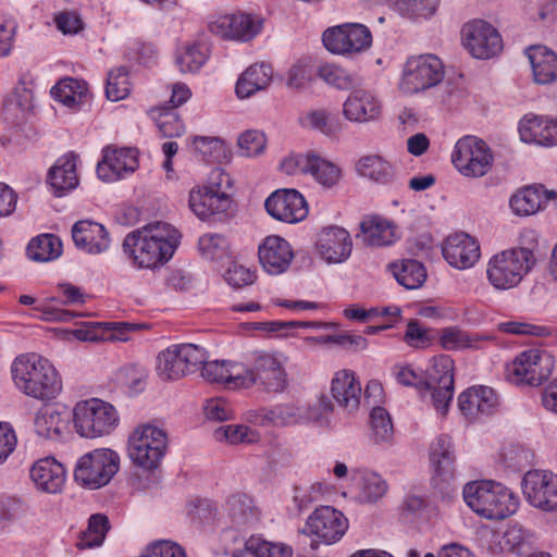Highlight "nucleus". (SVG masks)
<instances>
[{
    "label": "nucleus",
    "mask_w": 557,
    "mask_h": 557,
    "mask_svg": "<svg viewBox=\"0 0 557 557\" xmlns=\"http://www.w3.org/2000/svg\"><path fill=\"white\" fill-rule=\"evenodd\" d=\"M498 406L495 392L487 386H472L458 397V408L468 421L492 414Z\"/></svg>",
    "instance_id": "22"
},
{
    "label": "nucleus",
    "mask_w": 557,
    "mask_h": 557,
    "mask_svg": "<svg viewBox=\"0 0 557 557\" xmlns=\"http://www.w3.org/2000/svg\"><path fill=\"white\" fill-rule=\"evenodd\" d=\"M395 8L409 17L428 18L437 9L438 0H392Z\"/></svg>",
    "instance_id": "55"
},
{
    "label": "nucleus",
    "mask_w": 557,
    "mask_h": 557,
    "mask_svg": "<svg viewBox=\"0 0 557 557\" xmlns=\"http://www.w3.org/2000/svg\"><path fill=\"white\" fill-rule=\"evenodd\" d=\"M11 374L20 392L38 400L54 399L62 391V380L54 366L36 354L17 356Z\"/></svg>",
    "instance_id": "1"
},
{
    "label": "nucleus",
    "mask_w": 557,
    "mask_h": 557,
    "mask_svg": "<svg viewBox=\"0 0 557 557\" xmlns=\"http://www.w3.org/2000/svg\"><path fill=\"white\" fill-rule=\"evenodd\" d=\"M258 256L264 271L276 275L287 270L294 252L290 246H259Z\"/></svg>",
    "instance_id": "40"
},
{
    "label": "nucleus",
    "mask_w": 557,
    "mask_h": 557,
    "mask_svg": "<svg viewBox=\"0 0 557 557\" xmlns=\"http://www.w3.org/2000/svg\"><path fill=\"white\" fill-rule=\"evenodd\" d=\"M150 115L164 137H178L185 131L184 123L173 108L156 107L150 110Z\"/></svg>",
    "instance_id": "46"
},
{
    "label": "nucleus",
    "mask_w": 557,
    "mask_h": 557,
    "mask_svg": "<svg viewBox=\"0 0 557 557\" xmlns=\"http://www.w3.org/2000/svg\"><path fill=\"white\" fill-rule=\"evenodd\" d=\"M430 460L434 468V482L450 483L455 479V456L451 441L447 436H440L431 446Z\"/></svg>",
    "instance_id": "30"
},
{
    "label": "nucleus",
    "mask_w": 557,
    "mask_h": 557,
    "mask_svg": "<svg viewBox=\"0 0 557 557\" xmlns=\"http://www.w3.org/2000/svg\"><path fill=\"white\" fill-rule=\"evenodd\" d=\"M319 76L329 85L338 89H349L354 86V77L336 64H324L319 69Z\"/></svg>",
    "instance_id": "60"
},
{
    "label": "nucleus",
    "mask_w": 557,
    "mask_h": 557,
    "mask_svg": "<svg viewBox=\"0 0 557 557\" xmlns=\"http://www.w3.org/2000/svg\"><path fill=\"white\" fill-rule=\"evenodd\" d=\"M237 144L243 156L256 157L263 152L267 139L262 132L249 129L238 137Z\"/></svg>",
    "instance_id": "63"
},
{
    "label": "nucleus",
    "mask_w": 557,
    "mask_h": 557,
    "mask_svg": "<svg viewBox=\"0 0 557 557\" xmlns=\"http://www.w3.org/2000/svg\"><path fill=\"white\" fill-rule=\"evenodd\" d=\"M557 199V191L546 189L544 185L534 184L519 189L510 198V208L515 214L532 215L546 208L547 203Z\"/></svg>",
    "instance_id": "24"
},
{
    "label": "nucleus",
    "mask_w": 557,
    "mask_h": 557,
    "mask_svg": "<svg viewBox=\"0 0 557 557\" xmlns=\"http://www.w3.org/2000/svg\"><path fill=\"white\" fill-rule=\"evenodd\" d=\"M388 272L406 289H418L426 280L425 267L414 259H403L387 264Z\"/></svg>",
    "instance_id": "36"
},
{
    "label": "nucleus",
    "mask_w": 557,
    "mask_h": 557,
    "mask_svg": "<svg viewBox=\"0 0 557 557\" xmlns=\"http://www.w3.org/2000/svg\"><path fill=\"white\" fill-rule=\"evenodd\" d=\"M176 246H123L124 255L138 269H154L169 261Z\"/></svg>",
    "instance_id": "32"
},
{
    "label": "nucleus",
    "mask_w": 557,
    "mask_h": 557,
    "mask_svg": "<svg viewBox=\"0 0 557 557\" xmlns=\"http://www.w3.org/2000/svg\"><path fill=\"white\" fill-rule=\"evenodd\" d=\"M273 77L270 64L256 63L250 65L237 79L236 95L240 99L249 98L259 90L265 89Z\"/></svg>",
    "instance_id": "35"
},
{
    "label": "nucleus",
    "mask_w": 557,
    "mask_h": 557,
    "mask_svg": "<svg viewBox=\"0 0 557 557\" xmlns=\"http://www.w3.org/2000/svg\"><path fill=\"white\" fill-rule=\"evenodd\" d=\"M535 83L546 85L557 79V54L549 48L537 45L527 50Z\"/></svg>",
    "instance_id": "34"
},
{
    "label": "nucleus",
    "mask_w": 557,
    "mask_h": 557,
    "mask_svg": "<svg viewBox=\"0 0 557 557\" xmlns=\"http://www.w3.org/2000/svg\"><path fill=\"white\" fill-rule=\"evenodd\" d=\"M64 420L62 412L52 406H46L38 410L34 419V429L38 436L54 440L59 438Z\"/></svg>",
    "instance_id": "43"
},
{
    "label": "nucleus",
    "mask_w": 557,
    "mask_h": 557,
    "mask_svg": "<svg viewBox=\"0 0 557 557\" xmlns=\"http://www.w3.org/2000/svg\"><path fill=\"white\" fill-rule=\"evenodd\" d=\"M466 504L486 519L503 520L519 507L518 497L506 486L493 481H475L463 487Z\"/></svg>",
    "instance_id": "2"
},
{
    "label": "nucleus",
    "mask_w": 557,
    "mask_h": 557,
    "mask_svg": "<svg viewBox=\"0 0 557 557\" xmlns=\"http://www.w3.org/2000/svg\"><path fill=\"white\" fill-rule=\"evenodd\" d=\"M263 20L243 12L218 16L209 24L212 34L227 40L249 41L262 29Z\"/></svg>",
    "instance_id": "16"
},
{
    "label": "nucleus",
    "mask_w": 557,
    "mask_h": 557,
    "mask_svg": "<svg viewBox=\"0 0 557 557\" xmlns=\"http://www.w3.org/2000/svg\"><path fill=\"white\" fill-rule=\"evenodd\" d=\"M119 467L117 453L109 448L94 449L78 459L74 479L82 486L97 490L111 481Z\"/></svg>",
    "instance_id": "7"
},
{
    "label": "nucleus",
    "mask_w": 557,
    "mask_h": 557,
    "mask_svg": "<svg viewBox=\"0 0 557 557\" xmlns=\"http://www.w3.org/2000/svg\"><path fill=\"white\" fill-rule=\"evenodd\" d=\"M451 162L463 176L482 177L492 169L493 153L482 139L465 136L456 143Z\"/></svg>",
    "instance_id": "10"
},
{
    "label": "nucleus",
    "mask_w": 557,
    "mask_h": 557,
    "mask_svg": "<svg viewBox=\"0 0 557 557\" xmlns=\"http://www.w3.org/2000/svg\"><path fill=\"white\" fill-rule=\"evenodd\" d=\"M286 358L275 351L258 350L251 354V364L245 366L243 385L245 389L256 386L268 394L283 393L287 385Z\"/></svg>",
    "instance_id": "4"
},
{
    "label": "nucleus",
    "mask_w": 557,
    "mask_h": 557,
    "mask_svg": "<svg viewBox=\"0 0 557 557\" xmlns=\"http://www.w3.org/2000/svg\"><path fill=\"white\" fill-rule=\"evenodd\" d=\"M306 420L305 409L296 404H280L271 409L262 410L259 414L261 424H272L274 426L295 425Z\"/></svg>",
    "instance_id": "37"
},
{
    "label": "nucleus",
    "mask_w": 557,
    "mask_h": 557,
    "mask_svg": "<svg viewBox=\"0 0 557 557\" xmlns=\"http://www.w3.org/2000/svg\"><path fill=\"white\" fill-rule=\"evenodd\" d=\"M146 379V370L138 366L123 367L117 373L119 383L131 393L141 392L145 387Z\"/></svg>",
    "instance_id": "61"
},
{
    "label": "nucleus",
    "mask_w": 557,
    "mask_h": 557,
    "mask_svg": "<svg viewBox=\"0 0 557 557\" xmlns=\"http://www.w3.org/2000/svg\"><path fill=\"white\" fill-rule=\"evenodd\" d=\"M554 363V358L547 351L528 349L507 367V379L516 385L537 386L552 374Z\"/></svg>",
    "instance_id": "8"
},
{
    "label": "nucleus",
    "mask_w": 557,
    "mask_h": 557,
    "mask_svg": "<svg viewBox=\"0 0 557 557\" xmlns=\"http://www.w3.org/2000/svg\"><path fill=\"white\" fill-rule=\"evenodd\" d=\"M264 206L271 216L285 223L304 221L309 213L305 197L296 189H278L272 193Z\"/></svg>",
    "instance_id": "17"
},
{
    "label": "nucleus",
    "mask_w": 557,
    "mask_h": 557,
    "mask_svg": "<svg viewBox=\"0 0 557 557\" xmlns=\"http://www.w3.org/2000/svg\"><path fill=\"white\" fill-rule=\"evenodd\" d=\"M536 262L537 258L529 246H511L488 260L487 281L497 290L512 289L523 281Z\"/></svg>",
    "instance_id": "3"
},
{
    "label": "nucleus",
    "mask_w": 557,
    "mask_h": 557,
    "mask_svg": "<svg viewBox=\"0 0 557 557\" xmlns=\"http://www.w3.org/2000/svg\"><path fill=\"white\" fill-rule=\"evenodd\" d=\"M138 168V152L133 148L107 147L98 163L97 174L104 182H114Z\"/></svg>",
    "instance_id": "18"
},
{
    "label": "nucleus",
    "mask_w": 557,
    "mask_h": 557,
    "mask_svg": "<svg viewBox=\"0 0 557 557\" xmlns=\"http://www.w3.org/2000/svg\"><path fill=\"white\" fill-rule=\"evenodd\" d=\"M522 141L543 147L557 146V117L527 113L519 122Z\"/></svg>",
    "instance_id": "20"
},
{
    "label": "nucleus",
    "mask_w": 557,
    "mask_h": 557,
    "mask_svg": "<svg viewBox=\"0 0 557 557\" xmlns=\"http://www.w3.org/2000/svg\"><path fill=\"white\" fill-rule=\"evenodd\" d=\"M169 446L166 432L152 424L137 426L128 437V456L134 465L147 471L156 470Z\"/></svg>",
    "instance_id": "6"
},
{
    "label": "nucleus",
    "mask_w": 557,
    "mask_h": 557,
    "mask_svg": "<svg viewBox=\"0 0 557 557\" xmlns=\"http://www.w3.org/2000/svg\"><path fill=\"white\" fill-rule=\"evenodd\" d=\"M202 258L225 265H231L224 273V278L234 288H243L252 285L257 280L256 271L250 270L235 261H231L228 246H199Z\"/></svg>",
    "instance_id": "21"
},
{
    "label": "nucleus",
    "mask_w": 557,
    "mask_h": 557,
    "mask_svg": "<svg viewBox=\"0 0 557 557\" xmlns=\"http://www.w3.org/2000/svg\"><path fill=\"white\" fill-rule=\"evenodd\" d=\"M324 47L335 54H352L367 50L372 44L370 29L357 23L329 27L322 35Z\"/></svg>",
    "instance_id": "11"
},
{
    "label": "nucleus",
    "mask_w": 557,
    "mask_h": 557,
    "mask_svg": "<svg viewBox=\"0 0 557 557\" xmlns=\"http://www.w3.org/2000/svg\"><path fill=\"white\" fill-rule=\"evenodd\" d=\"M299 122L301 126L319 131L325 135H332L336 132L330 113L324 109L311 110L304 113L299 117Z\"/></svg>",
    "instance_id": "57"
},
{
    "label": "nucleus",
    "mask_w": 557,
    "mask_h": 557,
    "mask_svg": "<svg viewBox=\"0 0 557 557\" xmlns=\"http://www.w3.org/2000/svg\"><path fill=\"white\" fill-rule=\"evenodd\" d=\"M131 84L128 73L124 67L112 70L107 79L106 95L111 101H119L129 95Z\"/></svg>",
    "instance_id": "53"
},
{
    "label": "nucleus",
    "mask_w": 557,
    "mask_h": 557,
    "mask_svg": "<svg viewBox=\"0 0 557 557\" xmlns=\"http://www.w3.org/2000/svg\"><path fill=\"white\" fill-rule=\"evenodd\" d=\"M73 422L82 437L97 438L112 433L119 425L120 416L110 403L89 398L76 403Z\"/></svg>",
    "instance_id": "5"
},
{
    "label": "nucleus",
    "mask_w": 557,
    "mask_h": 557,
    "mask_svg": "<svg viewBox=\"0 0 557 557\" xmlns=\"http://www.w3.org/2000/svg\"><path fill=\"white\" fill-rule=\"evenodd\" d=\"M51 96L65 107L74 109L88 98V86L84 81L66 77L52 87Z\"/></svg>",
    "instance_id": "38"
},
{
    "label": "nucleus",
    "mask_w": 557,
    "mask_h": 557,
    "mask_svg": "<svg viewBox=\"0 0 557 557\" xmlns=\"http://www.w3.org/2000/svg\"><path fill=\"white\" fill-rule=\"evenodd\" d=\"M232 202L230 194L219 196L201 185L193 187L189 191L188 206L201 220L228 211Z\"/></svg>",
    "instance_id": "26"
},
{
    "label": "nucleus",
    "mask_w": 557,
    "mask_h": 557,
    "mask_svg": "<svg viewBox=\"0 0 557 557\" xmlns=\"http://www.w3.org/2000/svg\"><path fill=\"white\" fill-rule=\"evenodd\" d=\"M383 111L381 99L372 91L357 89L343 103V115L352 123L363 124L377 121Z\"/></svg>",
    "instance_id": "19"
},
{
    "label": "nucleus",
    "mask_w": 557,
    "mask_h": 557,
    "mask_svg": "<svg viewBox=\"0 0 557 557\" xmlns=\"http://www.w3.org/2000/svg\"><path fill=\"white\" fill-rule=\"evenodd\" d=\"M424 384L433 391L435 409L445 414L454 396V360L447 355L434 357Z\"/></svg>",
    "instance_id": "15"
},
{
    "label": "nucleus",
    "mask_w": 557,
    "mask_h": 557,
    "mask_svg": "<svg viewBox=\"0 0 557 557\" xmlns=\"http://www.w3.org/2000/svg\"><path fill=\"white\" fill-rule=\"evenodd\" d=\"M490 335L471 334L455 326L442 330L440 343L446 350L480 349L481 343L492 341Z\"/></svg>",
    "instance_id": "39"
},
{
    "label": "nucleus",
    "mask_w": 557,
    "mask_h": 557,
    "mask_svg": "<svg viewBox=\"0 0 557 557\" xmlns=\"http://www.w3.org/2000/svg\"><path fill=\"white\" fill-rule=\"evenodd\" d=\"M297 164L301 172L310 174L319 185L326 189L335 187L343 176V171L337 163L314 152L300 156Z\"/></svg>",
    "instance_id": "25"
},
{
    "label": "nucleus",
    "mask_w": 557,
    "mask_h": 557,
    "mask_svg": "<svg viewBox=\"0 0 557 557\" xmlns=\"http://www.w3.org/2000/svg\"><path fill=\"white\" fill-rule=\"evenodd\" d=\"M327 491L322 483H314L310 486H296L294 488V503L299 511L308 508L310 504L317 502L319 497Z\"/></svg>",
    "instance_id": "64"
},
{
    "label": "nucleus",
    "mask_w": 557,
    "mask_h": 557,
    "mask_svg": "<svg viewBox=\"0 0 557 557\" xmlns=\"http://www.w3.org/2000/svg\"><path fill=\"white\" fill-rule=\"evenodd\" d=\"M225 510L232 522L236 525H245L257 518L252 499L242 493L227 497Z\"/></svg>",
    "instance_id": "45"
},
{
    "label": "nucleus",
    "mask_w": 557,
    "mask_h": 557,
    "mask_svg": "<svg viewBox=\"0 0 557 557\" xmlns=\"http://www.w3.org/2000/svg\"><path fill=\"white\" fill-rule=\"evenodd\" d=\"M348 519L332 506H320L308 517L304 533L331 545L338 542L348 530Z\"/></svg>",
    "instance_id": "13"
},
{
    "label": "nucleus",
    "mask_w": 557,
    "mask_h": 557,
    "mask_svg": "<svg viewBox=\"0 0 557 557\" xmlns=\"http://www.w3.org/2000/svg\"><path fill=\"white\" fill-rule=\"evenodd\" d=\"M249 548L255 550L257 557H293L290 546L283 543H272L260 537H250Z\"/></svg>",
    "instance_id": "62"
},
{
    "label": "nucleus",
    "mask_w": 557,
    "mask_h": 557,
    "mask_svg": "<svg viewBox=\"0 0 557 557\" xmlns=\"http://www.w3.org/2000/svg\"><path fill=\"white\" fill-rule=\"evenodd\" d=\"M218 441H225L230 444H251L260 440L258 431L243 424H228L220 426L214 432Z\"/></svg>",
    "instance_id": "52"
},
{
    "label": "nucleus",
    "mask_w": 557,
    "mask_h": 557,
    "mask_svg": "<svg viewBox=\"0 0 557 557\" xmlns=\"http://www.w3.org/2000/svg\"><path fill=\"white\" fill-rule=\"evenodd\" d=\"M30 478L38 490L55 494L62 491L66 472L62 463L53 457H47L33 465Z\"/></svg>",
    "instance_id": "28"
},
{
    "label": "nucleus",
    "mask_w": 557,
    "mask_h": 557,
    "mask_svg": "<svg viewBox=\"0 0 557 557\" xmlns=\"http://www.w3.org/2000/svg\"><path fill=\"white\" fill-rule=\"evenodd\" d=\"M175 347L183 358V362L187 366L189 374L195 373L200 367H203L209 357L208 351L199 345L185 343L175 344Z\"/></svg>",
    "instance_id": "59"
},
{
    "label": "nucleus",
    "mask_w": 557,
    "mask_h": 557,
    "mask_svg": "<svg viewBox=\"0 0 557 557\" xmlns=\"http://www.w3.org/2000/svg\"><path fill=\"white\" fill-rule=\"evenodd\" d=\"M371 440L379 445L391 444L394 428L386 409L375 406L370 412Z\"/></svg>",
    "instance_id": "49"
},
{
    "label": "nucleus",
    "mask_w": 557,
    "mask_h": 557,
    "mask_svg": "<svg viewBox=\"0 0 557 557\" xmlns=\"http://www.w3.org/2000/svg\"><path fill=\"white\" fill-rule=\"evenodd\" d=\"M461 41L469 53L476 59H490L503 49L497 29L483 20H472L461 28Z\"/></svg>",
    "instance_id": "12"
},
{
    "label": "nucleus",
    "mask_w": 557,
    "mask_h": 557,
    "mask_svg": "<svg viewBox=\"0 0 557 557\" xmlns=\"http://www.w3.org/2000/svg\"><path fill=\"white\" fill-rule=\"evenodd\" d=\"M360 496L369 503L381 498L387 491L386 482L377 473L360 470L354 474Z\"/></svg>",
    "instance_id": "48"
},
{
    "label": "nucleus",
    "mask_w": 557,
    "mask_h": 557,
    "mask_svg": "<svg viewBox=\"0 0 557 557\" xmlns=\"http://www.w3.org/2000/svg\"><path fill=\"white\" fill-rule=\"evenodd\" d=\"M77 159L78 156L73 152H69L60 157L55 164L50 169L48 181L57 196H62L63 193L77 187Z\"/></svg>",
    "instance_id": "31"
},
{
    "label": "nucleus",
    "mask_w": 557,
    "mask_h": 557,
    "mask_svg": "<svg viewBox=\"0 0 557 557\" xmlns=\"http://www.w3.org/2000/svg\"><path fill=\"white\" fill-rule=\"evenodd\" d=\"M444 78V65L434 54L411 57L407 60L399 89L406 95L426 90Z\"/></svg>",
    "instance_id": "9"
},
{
    "label": "nucleus",
    "mask_w": 557,
    "mask_h": 557,
    "mask_svg": "<svg viewBox=\"0 0 557 557\" xmlns=\"http://www.w3.org/2000/svg\"><path fill=\"white\" fill-rule=\"evenodd\" d=\"M110 530V522L106 515L95 513L88 519V525L83 531L76 543L79 549L92 548L100 546Z\"/></svg>",
    "instance_id": "44"
},
{
    "label": "nucleus",
    "mask_w": 557,
    "mask_h": 557,
    "mask_svg": "<svg viewBox=\"0 0 557 557\" xmlns=\"http://www.w3.org/2000/svg\"><path fill=\"white\" fill-rule=\"evenodd\" d=\"M157 360V373L164 381L178 380L189 374L175 345L160 351Z\"/></svg>",
    "instance_id": "42"
},
{
    "label": "nucleus",
    "mask_w": 557,
    "mask_h": 557,
    "mask_svg": "<svg viewBox=\"0 0 557 557\" xmlns=\"http://www.w3.org/2000/svg\"><path fill=\"white\" fill-rule=\"evenodd\" d=\"M441 250L449 265L459 270L472 268L481 258L480 246H441Z\"/></svg>",
    "instance_id": "47"
},
{
    "label": "nucleus",
    "mask_w": 557,
    "mask_h": 557,
    "mask_svg": "<svg viewBox=\"0 0 557 557\" xmlns=\"http://www.w3.org/2000/svg\"><path fill=\"white\" fill-rule=\"evenodd\" d=\"M356 168L361 176L379 184L392 183L395 177L393 165L376 154L360 158Z\"/></svg>",
    "instance_id": "41"
},
{
    "label": "nucleus",
    "mask_w": 557,
    "mask_h": 557,
    "mask_svg": "<svg viewBox=\"0 0 557 557\" xmlns=\"http://www.w3.org/2000/svg\"><path fill=\"white\" fill-rule=\"evenodd\" d=\"M74 244H100L109 240V233L106 227L92 220H81L72 227Z\"/></svg>",
    "instance_id": "51"
},
{
    "label": "nucleus",
    "mask_w": 557,
    "mask_h": 557,
    "mask_svg": "<svg viewBox=\"0 0 557 557\" xmlns=\"http://www.w3.org/2000/svg\"><path fill=\"white\" fill-rule=\"evenodd\" d=\"M243 372H245V364L226 360L206 361L201 368L205 380L222 384L228 389L244 388Z\"/></svg>",
    "instance_id": "29"
},
{
    "label": "nucleus",
    "mask_w": 557,
    "mask_h": 557,
    "mask_svg": "<svg viewBox=\"0 0 557 557\" xmlns=\"http://www.w3.org/2000/svg\"><path fill=\"white\" fill-rule=\"evenodd\" d=\"M355 236L363 244H394L400 239L397 225L379 214L364 215Z\"/></svg>",
    "instance_id": "23"
},
{
    "label": "nucleus",
    "mask_w": 557,
    "mask_h": 557,
    "mask_svg": "<svg viewBox=\"0 0 557 557\" xmlns=\"http://www.w3.org/2000/svg\"><path fill=\"white\" fill-rule=\"evenodd\" d=\"M34 92L15 87L12 96L5 101L4 114L13 122H21L33 110Z\"/></svg>",
    "instance_id": "50"
},
{
    "label": "nucleus",
    "mask_w": 557,
    "mask_h": 557,
    "mask_svg": "<svg viewBox=\"0 0 557 557\" xmlns=\"http://www.w3.org/2000/svg\"><path fill=\"white\" fill-rule=\"evenodd\" d=\"M207 53L200 45L186 46L177 55L176 63L182 73H195L206 62Z\"/></svg>",
    "instance_id": "56"
},
{
    "label": "nucleus",
    "mask_w": 557,
    "mask_h": 557,
    "mask_svg": "<svg viewBox=\"0 0 557 557\" xmlns=\"http://www.w3.org/2000/svg\"><path fill=\"white\" fill-rule=\"evenodd\" d=\"M180 231L171 224L156 222L131 232L123 244H178Z\"/></svg>",
    "instance_id": "33"
},
{
    "label": "nucleus",
    "mask_w": 557,
    "mask_h": 557,
    "mask_svg": "<svg viewBox=\"0 0 557 557\" xmlns=\"http://www.w3.org/2000/svg\"><path fill=\"white\" fill-rule=\"evenodd\" d=\"M361 392V384L351 370L335 372L331 381V394L338 406L348 412L356 411L360 405Z\"/></svg>",
    "instance_id": "27"
},
{
    "label": "nucleus",
    "mask_w": 557,
    "mask_h": 557,
    "mask_svg": "<svg viewBox=\"0 0 557 557\" xmlns=\"http://www.w3.org/2000/svg\"><path fill=\"white\" fill-rule=\"evenodd\" d=\"M528 503L543 511L557 510V475L549 471H528L522 480Z\"/></svg>",
    "instance_id": "14"
},
{
    "label": "nucleus",
    "mask_w": 557,
    "mask_h": 557,
    "mask_svg": "<svg viewBox=\"0 0 557 557\" xmlns=\"http://www.w3.org/2000/svg\"><path fill=\"white\" fill-rule=\"evenodd\" d=\"M193 147L208 161H219L225 157V145L218 137L196 136L193 139Z\"/></svg>",
    "instance_id": "58"
},
{
    "label": "nucleus",
    "mask_w": 557,
    "mask_h": 557,
    "mask_svg": "<svg viewBox=\"0 0 557 557\" xmlns=\"http://www.w3.org/2000/svg\"><path fill=\"white\" fill-rule=\"evenodd\" d=\"M28 506L21 499L0 496V531L7 529L12 522L23 519Z\"/></svg>",
    "instance_id": "54"
}]
</instances>
